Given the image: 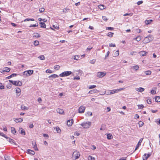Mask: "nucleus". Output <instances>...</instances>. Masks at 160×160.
Listing matches in <instances>:
<instances>
[{
	"label": "nucleus",
	"instance_id": "obj_1",
	"mask_svg": "<svg viewBox=\"0 0 160 160\" xmlns=\"http://www.w3.org/2000/svg\"><path fill=\"white\" fill-rule=\"evenodd\" d=\"M153 39V37L152 35H150L147 37H146L143 40V42L144 43H147L150 42Z\"/></svg>",
	"mask_w": 160,
	"mask_h": 160
},
{
	"label": "nucleus",
	"instance_id": "obj_2",
	"mask_svg": "<svg viewBox=\"0 0 160 160\" xmlns=\"http://www.w3.org/2000/svg\"><path fill=\"white\" fill-rule=\"evenodd\" d=\"M80 154L79 152L77 151L74 152L72 155V158L73 159L76 160L79 158Z\"/></svg>",
	"mask_w": 160,
	"mask_h": 160
},
{
	"label": "nucleus",
	"instance_id": "obj_3",
	"mask_svg": "<svg viewBox=\"0 0 160 160\" xmlns=\"http://www.w3.org/2000/svg\"><path fill=\"white\" fill-rule=\"evenodd\" d=\"M81 125L84 128H88L91 125V122H84Z\"/></svg>",
	"mask_w": 160,
	"mask_h": 160
},
{
	"label": "nucleus",
	"instance_id": "obj_4",
	"mask_svg": "<svg viewBox=\"0 0 160 160\" xmlns=\"http://www.w3.org/2000/svg\"><path fill=\"white\" fill-rule=\"evenodd\" d=\"M33 73V70H28L24 72H23V74L26 77H28L32 74Z\"/></svg>",
	"mask_w": 160,
	"mask_h": 160
},
{
	"label": "nucleus",
	"instance_id": "obj_5",
	"mask_svg": "<svg viewBox=\"0 0 160 160\" xmlns=\"http://www.w3.org/2000/svg\"><path fill=\"white\" fill-rule=\"evenodd\" d=\"M9 82L12 83L13 85L20 86H21L22 83V82L19 81H13L11 80H9Z\"/></svg>",
	"mask_w": 160,
	"mask_h": 160
},
{
	"label": "nucleus",
	"instance_id": "obj_6",
	"mask_svg": "<svg viewBox=\"0 0 160 160\" xmlns=\"http://www.w3.org/2000/svg\"><path fill=\"white\" fill-rule=\"evenodd\" d=\"M72 72L71 71H65L63 72L59 75V76L61 77H64L67 76L71 74Z\"/></svg>",
	"mask_w": 160,
	"mask_h": 160
},
{
	"label": "nucleus",
	"instance_id": "obj_7",
	"mask_svg": "<svg viewBox=\"0 0 160 160\" xmlns=\"http://www.w3.org/2000/svg\"><path fill=\"white\" fill-rule=\"evenodd\" d=\"M85 109V107L83 106H81L78 109V112L79 113H83Z\"/></svg>",
	"mask_w": 160,
	"mask_h": 160
},
{
	"label": "nucleus",
	"instance_id": "obj_8",
	"mask_svg": "<svg viewBox=\"0 0 160 160\" xmlns=\"http://www.w3.org/2000/svg\"><path fill=\"white\" fill-rule=\"evenodd\" d=\"M106 74V73L102 72H98L97 73V77L98 78H101L103 77Z\"/></svg>",
	"mask_w": 160,
	"mask_h": 160
},
{
	"label": "nucleus",
	"instance_id": "obj_9",
	"mask_svg": "<svg viewBox=\"0 0 160 160\" xmlns=\"http://www.w3.org/2000/svg\"><path fill=\"white\" fill-rule=\"evenodd\" d=\"M151 155V154L149 153L148 154H145L143 157V160H147L148 158Z\"/></svg>",
	"mask_w": 160,
	"mask_h": 160
},
{
	"label": "nucleus",
	"instance_id": "obj_10",
	"mask_svg": "<svg viewBox=\"0 0 160 160\" xmlns=\"http://www.w3.org/2000/svg\"><path fill=\"white\" fill-rule=\"evenodd\" d=\"M73 121L72 119H71L70 120H68L67 121V124L68 126H71L72 125Z\"/></svg>",
	"mask_w": 160,
	"mask_h": 160
},
{
	"label": "nucleus",
	"instance_id": "obj_11",
	"mask_svg": "<svg viewBox=\"0 0 160 160\" xmlns=\"http://www.w3.org/2000/svg\"><path fill=\"white\" fill-rule=\"evenodd\" d=\"M143 139V138H142L140 139L136 147L135 151H136V150L138 149V147L141 145V143L142 142Z\"/></svg>",
	"mask_w": 160,
	"mask_h": 160
},
{
	"label": "nucleus",
	"instance_id": "obj_12",
	"mask_svg": "<svg viewBox=\"0 0 160 160\" xmlns=\"http://www.w3.org/2000/svg\"><path fill=\"white\" fill-rule=\"evenodd\" d=\"M139 53L141 56H143L147 55L148 52L144 51H141L139 52Z\"/></svg>",
	"mask_w": 160,
	"mask_h": 160
},
{
	"label": "nucleus",
	"instance_id": "obj_13",
	"mask_svg": "<svg viewBox=\"0 0 160 160\" xmlns=\"http://www.w3.org/2000/svg\"><path fill=\"white\" fill-rule=\"evenodd\" d=\"M21 89L19 88H17L16 89V92L17 93V95L18 97L19 96L20 94Z\"/></svg>",
	"mask_w": 160,
	"mask_h": 160
},
{
	"label": "nucleus",
	"instance_id": "obj_14",
	"mask_svg": "<svg viewBox=\"0 0 160 160\" xmlns=\"http://www.w3.org/2000/svg\"><path fill=\"white\" fill-rule=\"evenodd\" d=\"M98 8L101 10H103L106 8L105 6L103 5H99L98 6Z\"/></svg>",
	"mask_w": 160,
	"mask_h": 160
},
{
	"label": "nucleus",
	"instance_id": "obj_15",
	"mask_svg": "<svg viewBox=\"0 0 160 160\" xmlns=\"http://www.w3.org/2000/svg\"><path fill=\"white\" fill-rule=\"evenodd\" d=\"M57 112L60 114H62L64 113V111L63 109L58 108L57 110Z\"/></svg>",
	"mask_w": 160,
	"mask_h": 160
},
{
	"label": "nucleus",
	"instance_id": "obj_16",
	"mask_svg": "<svg viewBox=\"0 0 160 160\" xmlns=\"http://www.w3.org/2000/svg\"><path fill=\"white\" fill-rule=\"evenodd\" d=\"M113 138L112 135L110 133L108 134L107 135V138L108 139H111Z\"/></svg>",
	"mask_w": 160,
	"mask_h": 160
},
{
	"label": "nucleus",
	"instance_id": "obj_17",
	"mask_svg": "<svg viewBox=\"0 0 160 160\" xmlns=\"http://www.w3.org/2000/svg\"><path fill=\"white\" fill-rule=\"evenodd\" d=\"M132 68H133L135 70L137 71L139 69V67L138 65H135L132 66Z\"/></svg>",
	"mask_w": 160,
	"mask_h": 160
},
{
	"label": "nucleus",
	"instance_id": "obj_18",
	"mask_svg": "<svg viewBox=\"0 0 160 160\" xmlns=\"http://www.w3.org/2000/svg\"><path fill=\"white\" fill-rule=\"evenodd\" d=\"M16 120H14L16 122H21L23 121V119L21 118H16Z\"/></svg>",
	"mask_w": 160,
	"mask_h": 160
},
{
	"label": "nucleus",
	"instance_id": "obj_19",
	"mask_svg": "<svg viewBox=\"0 0 160 160\" xmlns=\"http://www.w3.org/2000/svg\"><path fill=\"white\" fill-rule=\"evenodd\" d=\"M33 36L35 37L36 38H38L40 37V35L38 33H35L33 34Z\"/></svg>",
	"mask_w": 160,
	"mask_h": 160
},
{
	"label": "nucleus",
	"instance_id": "obj_20",
	"mask_svg": "<svg viewBox=\"0 0 160 160\" xmlns=\"http://www.w3.org/2000/svg\"><path fill=\"white\" fill-rule=\"evenodd\" d=\"M137 91L138 92H142L144 90V89L142 88H137Z\"/></svg>",
	"mask_w": 160,
	"mask_h": 160
},
{
	"label": "nucleus",
	"instance_id": "obj_21",
	"mask_svg": "<svg viewBox=\"0 0 160 160\" xmlns=\"http://www.w3.org/2000/svg\"><path fill=\"white\" fill-rule=\"evenodd\" d=\"M28 151L29 153L31 154L32 155H34L35 154L34 152L30 149H28Z\"/></svg>",
	"mask_w": 160,
	"mask_h": 160
},
{
	"label": "nucleus",
	"instance_id": "obj_22",
	"mask_svg": "<svg viewBox=\"0 0 160 160\" xmlns=\"http://www.w3.org/2000/svg\"><path fill=\"white\" fill-rule=\"evenodd\" d=\"M152 21V20H146L145 21V23L146 24L148 25L150 24Z\"/></svg>",
	"mask_w": 160,
	"mask_h": 160
},
{
	"label": "nucleus",
	"instance_id": "obj_23",
	"mask_svg": "<svg viewBox=\"0 0 160 160\" xmlns=\"http://www.w3.org/2000/svg\"><path fill=\"white\" fill-rule=\"evenodd\" d=\"M152 72L150 70L147 71L145 72V73L147 75H150L151 74Z\"/></svg>",
	"mask_w": 160,
	"mask_h": 160
},
{
	"label": "nucleus",
	"instance_id": "obj_24",
	"mask_svg": "<svg viewBox=\"0 0 160 160\" xmlns=\"http://www.w3.org/2000/svg\"><path fill=\"white\" fill-rule=\"evenodd\" d=\"M40 24H41V27L42 28H46V24H45L42 22H40L39 23Z\"/></svg>",
	"mask_w": 160,
	"mask_h": 160
},
{
	"label": "nucleus",
	"instance_id": "obj_25",
	"mask_svg": "<svg viewBox=\"0 0 160 160\" xmlns=\"http://www.w3.org/2000/svg\"><path fill=\"white\" fill-rule=\"evenodd\" d=\"M8 141L9 142H11V143H14L15 145L16 144V143L14 141L13 139H11V138H8Z\"/></svg>",
	"mask_w": 160,
	"mask_h": 160
},
{
	"label": "nucleus",
	"instance_id": "obj_26",
	"mask_svg": "<svg viewBox=\"0 0 160 160\" xmlns=\"http://www.w3.org/2000/svg\"><path fill=\"white\" fill-rule=\"evenodd\" d=\"M80 58V56L79 55H75L73 56V59L74 60H78Z\"/></svg>",
	"mask_w": 160,
	"mask_h": 160
},
{
	"label": "nucleus",
	"instance_id": "obj_27",
	"mask_svg": "<svg viewBox=\"0 0 160 160\" xmlns=\"http://www.w3.org/2000/svg\"><path fill=\"white\" fill-rule=\"evenodd\" d=\"M11 131L12 133L14 134H15V133H16V131L15 130V128L13 127H11Z\"/></svg>",
	"mask_w": 160,
	"mask_h": 160
},
{
	"label": "nucleus",
	"instance_id": "obj_28",
	"mask_svg": "<svg viewBox=\"0 0 160 160\" xmlns=\"http://www.w3.org/2000/svg\"><path fill=\"white\" fill-rule=\"evenodd\" d=\"M155 101L157 102H160V97L157 96L155 98Z\"/></svg>",
	"mask_w": 160,
	"mask_h": 160
},
{
	"label": "nucleus",
	"instance_id": "obj_29",
	"mask_svg": "<svg viewBox=\"0 0 160 160\" xmlns=\"http://www.w3.org/2000/svg\"><path fill=\"white\" fill-rule=\"evenodd\" d=\"M21 108L22 110H27L28 109V108H27L23 105H21Z\"/></svg>",
	"mask_w": 160,
	"mask_h": 160
},
{
	"label": "nucleus",
	"instance_id": "obj_30",
	"mask_svg": "<svg viewBox=\"0 0 160 160\" xmlns=\"http://www.w3.org/2000/svg\"><path fill=\"white\" fill-rule=\"evenodd\" d=\"M117 92H118L117 90H113L111 91L110 94H113L115 93H116Z\"/></svg>",
	"mask_w": 160,
	"mask_h": 160
},
{
	"label": "nucleus",
	"instance_id": "obj_31",
	"mask_svg": "<svg viewBox=\"0 0 160 160\" xmlns=\"http://www.w3.org/2000/svg\"><path fill=\"white\" fill-rule=\"evenodd\" d=\"M69 10V9L68 8H64L63 10V12L64 13H66L68 12Z\"/></svg>",
	"mask_w": 160,
	"mask_h": 160
},
{
	"label": "nucleus",
	"instance_id": "obj_32",
	"mask_svg": "<svg viewBox=\"0 0 160 160\" xmlns=\"http://www.w3.org/2000/svg\"><path fill=\"white\" fill-rule=\"evenodd\" d=\"M134 39L136 40L138 42H139L141 40V38L140 36H138L135 38H134Z\"/></svg>",
	"mask_w": 160,
	"mask_h": 160
},
{
	"label": "nucleus",
	"instance_id": "obj_33",
	"mask_svg": "<svg viewBox=\"0 0 160 160\" xmlns=\"http://www.w3.org/2000/svg\"><path fill=\"white\" fill-rule=\"evenodd\" d=\"M20 133L23 135H25V132L24 131V130L22 128H21V130H20Z\"/></svg>",
	"mask_w": 160,
	"mask_h": 160
},
{
	"label": "nucleus",
	"instance_id": "obj_34",
	"mask_svg": "<svg viewBox=\"0 0 160 160\" xmlns=\"http://www.w3.org/2000/svg\"><path fill=\"white\" fill-rule=\"evenodd\" d=\"M38 58L41 60H43L45 59V58L43 55L39 56L38 57Z\"/></svg>",
	"mask_w": 160,
	"mask_h": 160
},
{
	"label": "nucleus",
	"instance_id": "obj_35",
	"mask_svg": "<svg viewBox=\"0 0 160 160\" xmlns=\"http://www.w3.org/2000/svg\"><path fill=\"white\" fill-rule=\"evenodd\" d=\"M58 76L55 74H53L49 76V78L52 77V78H55L57 77H58Z\"/></svg>",
	"mask_w": 160,
	"mask_h": 160
},
{
	"label": "nucleus",
	"instance_id": "obj_36",
	"mask_svg": "<svg viewBox=\"0 0 160 160\" xmlns=\"http://www.w3.org/2000/svg\"><path fill=\"white\" fill-rule=\"evenodd\" d=\"M39 42L37 40H35L33 44L35 46H37L39 44Z\"/></svg>",
	"mask_w": 160,
	"mask_h": 160
},
{
	"label": "nucleus",
	"instance_id": "obj_37",
	"mask_svg": "<svg viewBox=\"0 0 160 160\" xmlns=\"http://www.w3.org/2000/svg\"><path fill=\"white\" fill-rule=\"evenodd\" d=\"M4 70H5L4 71H5V72H8L10 70V68H9L6 67L5 68H4Z\"/></svg>",
	"mask_w": 160,
	"mask_h": 160
},
{
	"label": "nucleus",
	"instance_id": "obj_38",
	"mask_svg": "<svg viewBox=\"0 0 160 160\" xmlns=\"http://www.w3.org/2000/svg\"><path fill=\"white\" fill-rule=\"evenodd\" d=\"M113 33L112 32H109L108 33V36L110 37H112L113 35Z\"/></svg>",
	"mask_w": 160,
	"mask_h": 160
},
{
	"label": "nucleus",
	"instance_id": "obj_39",
	"mask_svg": "<svg viewBox=\"0 0 160 160\" xmlns=\"http://www.w3.org/2000/svg\"><path fill=\"white\" fill-rule=\"evenodd\" d=\"M60 66L58 65H56L54 66V68L56 70H58L60 69Z\"/></svg>",
	"mask_w": 160,
	"mask_h": 160
},
{
	"label": "nucleus",
	"instance_id": "obj_40",
	"mask_svg": "<svg viewBox=\"0 0 160 160\" xmlns=\"http://www.w3.org/2000/svg\"><path fill=\"white\" fill-rule=\"evenodd\" d=\"M88 160H95V158L91 156H89L88 158Z\"/></svg>",
	"mask_w": 160,
	"mask_h": 160
},
{
	"label": "nucleus",
	"instance_id": "obj_41",
	"mask_svg": "<svg viewBox=\"0 0 160 160\" xmlns=\"http://www.w3.org/2000/svg\"><path fill=\"white\" fill-rule=\"evenodd\" d=\"M119 55V50H117L114 53V55L115 56H117Z\"/></svg>",
	"mask_w": 160,
	"mask_h": 160
},
{
	"label": "nucleus",
	"instance_id": "obj_42",
	"mask_svg": "<svg viewBox=\"0 0 160 160\" xmlns=\"http://www.w3.org/2000/svg\"><path fill=\"white\" fill-rule=\"evenodd\" d=\"M139 126L140 127H142L144 124V123L142 121H139L138 122Z\"/></svg>",
	"mask_w": 160,
	"mask_h": 160
},
{
	"label": "nucleus",
	"instance_id": "obj_43",
	"mask_svg": "<svg viewBox=\"0 0 160 160\" xmlns=\"http://www.w3.org/2000/svg\"><path fill=\"white\" fill-rule=\"evenodd\" d=\"M34 19H33V18H27V19H25L24 20V22H25L26 21H34Z\"/></svg>",
	"mask_w": 160,
	"mask_h": 160
},
{
	"label": "nucleus",
	"instance_id": "obj_44",
	"mask_svg": "<svg viewBox=\"0 0 160 160\" xmlns=\"http://www.w3.org/2000/svg\"><path fill=\"white\" fill-rule=\"evenodd\" d=\"M95 62H96V59H92L90 61V63H91V64H94V63Z\"/></svg>",
	"mask_w": 160,
	"mask_h": 160
},
{
	"label": "nucleus",
	"instance_id": "obj_45",
	"mask_svg": "<svg viewBox=\"0 0 160 160\" xmlns=\"http://www.w3.org/2000/svg\"><path fill=\"white\" fill-rule=\"evenodd\" d=\"M56 130L57 132L58 133L60 132L61 131V130L59 128V127H58L56 128Z\"/></svg>",
	"mask_w": 160,
	"mask_h": 160
},
{
	"label": "nucleus",
	"instance_id": "obj_46",
	"mask_svg": "<svg viewBox=\"0 0 160 160\" xmlns=\"http://www.w3.org/2000/svg\"><path fill=\"white\" fill-rule=\"evenodd\" d=\"M138 108L139 109H142L144 108V106L143 105H138Z\"/></svg>",
	"mask_w": 160,
	"mask_h": 160
},
{
	"label": "nucleus",
	"instance_id": "obj_47",
	"mask_svg": "<svg viewBox=\"0 0 160 160\" xmlns=\"http://www.w3.org/2000/svg\"><path fill=\"white\" fill-rule=\"evenodd\" d=\"M44 8H41L39 9V11L41 12H43L44 11Z\"/></svg>",
	"mask_w": 160,
	"mask_h": 160
},
{
	"label": "nucleus",
	"instance_id": "obj_48",
	"mask_svg": "<svg viewBox=\"0 0 160 160\" xmlns=\"http://www.w3.org/2000/svg\"><path fill=\"white\" fill-rule=\"evenodd\" d=\"M147 102L149 104H150L151 102V99H148L147 100Z\"/></svg>",
	"mask_w": 160,
	"mask_h": 160
},
{
	"label": "nucleus",
	"instance_id": "obj_49",
	"mask_svg": "<svg viewBox=\"0 0 160 160\" xmlns=\"http://www.w3.org/2000/svg\"><path fill=\"white\" fill-rule=\"evenodd\" d=\"M33 148H34V149H35V150H38V148L37 146V145H36V143L35 142V145L33 147Z\"/></svg>",
	"mask_w": 160,
	"mask_h": 160
},
{
	"label": "nucleus",
	"instance_id": "obj_50",
	"mask_svg": "<svg viewBox=\"0 0 160 160\" xmlns=\"http://www.w3.org/2000/svg\"><path fill=\"white\" fill-rule=\"evenodd\" d=\"M151 92L152 94H155L156 93V92L155 90L152 89L151 91Z\"/></svg>",
	"mask_w": 160,
	"mask_h": 160
},
{
	"label": "nucleus",
	"instance_id": "obj_51",
	"mask_svg": "<svg viewBox=\"0 0 160 160\" xmlns=\"http://www.w3.org/2000/svg\"><path fill=\"white\" fill-rule=\"evenodd\" d=\"M38 26V23H36V24H33V25H31L30 26V27H37Z\"/></svg>",
	"mask_w": 160,
	"mask_h": 160
},
{
	"label": "nucleus",
	"instance_id": "obj_52",
	"mask_svg": "<svg viewBox=\"0 0 160 160\" xmlns=\"http://www.w3.org/2000/svg\"><path fill=\"white\" fill-rule=\"evenodd\" d=\"M87 114L89 116H91L92 115V113L91 112H87Z\"/></svg>",
	"mask_w": 160,
	"mask_h": 160
},
{
	"label": "nucleus",
	"instance_id": "obj_53",
	"mask_svg": "<svg viewBox=\"0 0 160 160\" xmlns=\"http://www.w3.org/2000/svg\"><path fill=\"white\" fill-rule=\"evenodd\" d=\"M96 87V85H91V86L89 88L90 89H92V88H95Z\"/></svg>",
	"mask_w": 160,
	"mask_h": 160
},
{
	"label": "nucleus",
	"instance_id": "obj_54",
	"mask_svg": "<svg viewBox=\"0 0 160 160\" xmlns=\"http://www.w3.org/2000/svg\"><path fill=\"white\" fill-rule=\"evenodd\" d=\"M73 79L74 80H78L80 79V78L79 76H78L77 77H75Z\"/></svg>",
	"mask_w": 160,
	"mask_h": 160
},
{
	"label": "nucleus",
	"instance_id": "obj_55",
	"mask_svg": "<svg viewBox=\"0 0 160 160\" xmlns=\"http://www.w3.org/2000/svg\"><path fill=\"white\" fill-rule=\"evenodd\" d=\"M132 13H126L123 15V16H127V15H130L132 16Z\"/></svg>",
	"mask_w": 160,
	"mask_h": 160
},
{
	"label": "nucleus",
	"instance_id": "obj_56",
	"mask_svg": "<svg viewBox=\"0 0 160 160\" xmlns=\"http://www.w3.org/2000/svg\"><path fill=\"white\" fill-rule=\"evenodd\" d=\"M46 72L47 73H52V71L50 69H48L46 71Z\"/></svg>",
	"mask_w": 160,
	"mask_h": 160
},
{
	"label": "nucleus",
	"instance_id": "obj_57",
	"mask_svg": "<svg viewBox=\"0 0 160 160\" xmlns=\"http://www.w3.org/2000/svg\"><path fill=\"white\" fill-rule=\"evenodd\" d=\"M102 19L104 20V21H107V20H108V19H107L106 18V17L105 16H102Z\"/></svg>",
	"mask_w": 160,
	"mask_h": 160
},
{
	"label": "nucleus",
	"instance_id": "obj_58",
	"mask_svg": "<svg viewBox=\"0 0 160 160\" xmlns=\"http://www.w3.org/2000/svg\"><path fill=\"white\" fill-rule=\"evenodd\" d=\"M143 3V1H138L137 2V4L138 5H139L140 4L142 3Z\"/></svg>",
	"mask_w": 160,
	"mask_h": 160
},
{
	"label": "nucleus",
	"instance_id": "obj_59",
	"mask_svg": "<svg viewBox=\"0 0 160 160\" xmlns=\"http://www.w3.org/2000/svg\"><path fill=\"white\" fill-rule=\"evenodd\" d=\"M0 135H1V136H2L5 137V138H8L7 137H5V134L3 133H2V132H0Z\"/></svg>",
	"mask_w": 160,
	"mask_h": 160
},
{
	"label": "nucleus",
	"instance_id": "obj_60",
	"mask_svg": "<svg viewBox=\"0 0 160 160\" xmlns=\"http://www.w3.org/2000/svg\"><path fill=\"white\" fill-rule=\"evenodd\" d=\"M53 27L54 28H55L56 29H58L59 28V27L58 26H57V25L55 26V25H53Z\"/></svg>",
	"mask_w": 160,
	"mask_h": 160
},
{
	"label": "nucleus",
	"instance_id": "obj_61",
	"mask_svg": "<svg viewBox=\"0 0 160 160\" xmlns=\"http://www.w3.org/2000/svg\"><path fill=\"white\" fill-rule=\"evenodd\" d=\"M109 46L110 47H116V45L115 44H109Z\"/></svg>",
	"mask_w": 160,
	"mask_h": 160
},
{
	"label": "nucleus",
	"instance_id": "obj_62",
	"mask_svg": "<svg viewBox=\"0 0 160 160\" xmlns=\"http://www.w3.org/2000/svg\"><path fill=\"white\" fill-rule=\"evenodd\" d=\"M12 77H14L17 76V74L15 73H13L10 75Z\"/></svg>",
	"mask_w": 160,
	"mask_h": 160
},
{
	"label": "nucleus",
	"instance_id": "obj_63",
	"mask_svg": "<svg viewBox=\"0 0 160 160\" xmlns=\"http://www.w3.org/2000/svg\"><path fill=\"white\" fill-rule=\"evenodd\" d=\"M92 149L95 150L96 149V147L94 145H92Z\"/></svg>",
	"mask_w": 160,
	"mask_h": 160
},
{
	"label": "nucleus",
	"instance_id": "obj_64",
	"mask_svg": "<svg viewBox=\"0 0 160 160\" xmlns=\"http://www.w3.org/2000/svg\"><path fill=\"white\" fill-rule=\"evenodd\" d=\"M136 31L137 32H138V33H140L141 32V30L139 29H137Z\"/></svg>",
	"mask_w": 160,
	"mask_h": 160
}]
</instances>
